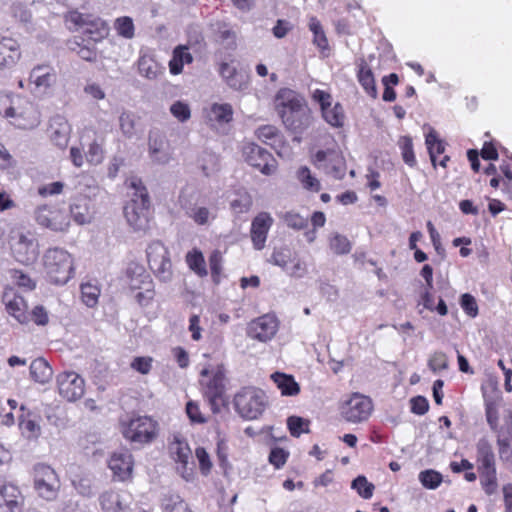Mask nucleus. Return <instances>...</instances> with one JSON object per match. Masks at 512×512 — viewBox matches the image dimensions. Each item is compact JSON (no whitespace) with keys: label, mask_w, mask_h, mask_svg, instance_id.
Returning a JSON list of instances; mask_svg holds the SVG:
<instances>
[{"label":"nucleus","mask_w":512,"mask_h":512,"mask_svg":"<svg viewBox=\"0 0 512 512\" xmlns=\"http://www.w3.org/2000/svg\"><path fill=\"white\" fill-rule=\"evenodd\" d=\"M65 21L69 29L82 30L83 34L95 43L104 39L109 33L108 24L100 17L80 13L77 10L69 11Z\"/></svg>","instance_id":"obj_7"},{"label":"nucleus","mask_w":512,"mask_h":512,"mask_svg":"<svg viewBox=\"0 0 512 512\" xmlns=\"http://www.w3.org/2000/svg\"><path fill=\"white\" fill-rule=\"evenodd\" d=\"M278 330V321L274 315L265 314L250 322L247 334L260 342L271 340Z\"/></svg>","instance_id":"obj_21"},{"label":"nucleus","mask_w":512,"mask_h":512,"mask_svg":"<svg viewBox=\"0 0 512 512\" xmlns=\"http://www.w3.org/2000/svg\"><path fill=\"white\" fill-rule=\"evenodd\" d=\"M56 382L60 396L69 402L77 401L84 395L85 381L74 371L60 373Z\"/></svg>","instance_id":"obj_15"},{"label":"nucleus","mask_w":512,"mask_h":512,"mask_svg":"<svg viewBox=\"0 0 512 512\" xmlns=\"http://www.w3.org/2000/svg\"><path fill=\"white\" fill-rule=\"evenodd\" d=\"M244 160L257 168L264 175H271L276 170V160L266 149L255 143H246L242 148Z\"/></svg>","instance_id":"obj_13"},{"label":"nucleus","mask_w":512,"mask_h":512,"mask_svg":"<svg viewBox=\"0 0 512 512\" xmlns=\"http://www.w3.org/2000/svg\"><path fill=\"white\" fill-rule=\"evenodd\" d=\"M21 102L20 97H14L8 92H0V114L5 118H9L14 112V107Z\"/></svg>","instance_id":"obj_51"},{"label":"nucleus","mask_w":512,"mask_h":512,"mask_svg":"<svg viewBox=\"0 0 512 512\" xmlns=\"http://www.w3.org/2000/svg\"><path fill=\"white\" fill-rule=\"evenodd\" d=\"M81 298L87 307H95L100 296V288L97 284L86 282L81 284Z\"/></svg>","instance_id":"obj_44"},{"label":"nucleus","mask_w":512,"mask_h":512,"mask_svg":"<svg viewBox=\"0 0 512 512\" xmlns=\"http://www.w3.org/2000/svg\"><path fill=\"white\" fill-rule=\"evenodd\" d=\"M146 253L149 267L155 276L163 282L170 281L172 263L166 246L160 241H153L148 245Z\"/></svg>","instance_id":"obj_9"},{"label":"nucleus","mask_w":512,"mask_h":512,"mask_svg":"<svg viewBox=\"0 0 512 512\" xmlns=\"http://www.w3.org/2000/svg\"><path fill=\"white\" fill-rule=\"evenodd\" d=\"M222 254L219 250H214L209 257V265L213 281L218 283L219 276L222 270Z\"/></svg>","instance_id":"obj_62"},{"label":"nucleus","mask_w":512,"mask_h":512,"mask_svg":"<svg viewBox=\"0 0 512 512\" xmlns=\"http://www.w3.org/2000/svg\"><path fill=\"white\" fill-rule=\"evenodd\" d=\"M355 64L357 67L358 82L369 96L376 98L378 91L372 69L363 57L358 58Z\"/></svg>","instance_id":"obj_32"},{"label":"nucleus","mask_w":512,"mask_h":512,"mask_svg":"<svg viewBox=\"0 0 512 512\" xmlns=\"http://www.w3.org/2000/svg\"><path fill=\"white\" fill-rule=\"evenodd\" d=\"M170 113L173 115L174 118H176L179 122H186L191 117V109L188 103L184 101H175L170 106Z\"/></svg>","instance_id":"obj_53"},{"label":"nucleus","mask_w":512,"mask_h":512,"mask_svg":"<svg viewBox=\"0 0 512 512\" xmlns=\"http://www.w3.org/2000/svg\"><path fill=\"white\" fill-rule=\"evenodd\" d=\"M225 373L226 370L223 364L205 367L200 372L203 394L208 400L213 413H218L224 402Z\"/></svg>","instance_id":"obj_4"},{"label":"nucleus","mask_w":512,"mask_h":512,"mask_svg":"<svg viewBox=\"0 0 512 512\" xmlns=\"http://www.w3.org/2000/svg\"><path fill=\"white\" fill-rule=\"evenodd\" d=\"M126 183L132 192L130 201L124 207L125 218L135 231H143L149 223L150 201L147 189L137 177H131Z\"/></svg>","instance_id":"obj_3"},{"label":"nucleus","mask_w":512,"mask_h":512,"mask_svg":"<svg viewBox=\"0 0 512 512\" xmlns=\"http://www.w3.org/2000/svg\"><path fill=\"white\" fill-rule=\"evenodd\" d=\"M36 222L55 232H64L70 226V219L64 209L58 205L44 204L35 210Z\"/></svg>","instance_id":"obj_10"},{"label":"nucleus","mask_w":512,"mask_h":512,"mask_svg":"<svg viewBox=\"0 0 512 512\" xmlns=\"http://www.w3.org/2000/svg\"><path fill=\"white\" fill-rule=\"evenodd\" d=\"M148 152L151 160L159 165L168 164L172 159V152L164 136L150 134Z\"/></svg>","instance_id":"obj_25"},{"label":"nucleus","mask_w":512,"mask_h":512,"mask_svg":"<svg viewBox=\"0 0 512 512\" xmlns=\"http://www.w3.org/2000/svg\"><path fill=\"white\" fill-rule=\"evenodd\" d=\"M398 146L401 150L403 161L410 167L417 164V160L413 150V142L410 136H401L398 140Z\"/></svg>","instance_id":"obj_45"},{"label":"nucleus","mask_w":512,"mask_h":512,"mask_svg":"<svg viewBox=\"0 0 512 512\" xmlns=\"http://www.w3.org/2000/svg\"><path fill=\"white\" fill-rule=\"evenodd\" d=\"M275 108L284 126L295 134H301L311 124V111L306 100L292 89L282 88L277 92Z\"/></svg>","instance_id":"obj_1"},{"label":"nucleus","mask_w":512,"mask_h":512,"mask_svg":"<svg viewBox=\"0 0 512 512\" xmlns=\"http://www.w3.org/2000/svg\"><path fill=\"white\" fill-rule=\"evenodd\" d=\"M480 474V483L484 492L491 496L496 493L498 488L497 471L496 470H482L478 471Z\"/></svg>","instance_id":"obj_47"},{"label":"nucleus","mask_w":512,"mask_h":512,"mask_svg":"<svg viewBox=\"0 0 512 512\" xmlns=\"http://www.w3.org/2000/svg\"><path fill=\"white\" fill-rule=\"evenodd\" d=\"M323 119L332 127H342L344 124V110L340 103H335L321 110Z\"/></svg>","instance_id":"obj_40"},{"label":"nucleus","mask_w":512,"mask_h":512,"mask_svg":"<svg viewBox=\"0 0 512 512\" xmlns=\"http://www.w3.org/2000/svg\"><path fill=\"white\" fill-rule=\"evenodd\" d=\"M150 275L146 272L143 265L130 262L125 270V283L130 290L142 289L146 285L152 284Z\"/></svg>","instance_id":"obj_27"},{"label":"nucleus","mask_w":512,"mask_h":512,"mask_svg":"<svg viewBox=\"0 0 512 512\" xmlns=\"http://www.w3.org/2000/svg\"><path fill=\"white\" fill-rule=\"evenodd\" d=\"M163 512H192L188 504L179 495H170L164 499Z\"/></svg>","instance_id":"obj_50"},{"label":"nucleus","mask_w":512,"mask_h":512,"mask_svg":"<svg viewBox=\"0 0 512 512\" xmlns=\"http://www.w3.org/2000/svg\"><path fill=\"white\" fill-rule=\"evenodd\" d=\"M252 206V198L248 193L240 194L230 202V208L235 214L247 213Z\"/></svg>","instance_id":"obj_55"},{"label":"nucleus","mask_w":512,"mask_h":512,"mask_svg":"<svg viewBox=\"0 0 512 512\" xmlns=\"http://www.w3.org/2000/svg\"><path fill=\"white\" fill-rule=\"evenodd\" d=\"M42 264L50 284L63 286L75 275L74 257L62 247L48 248L43 254Z\"/></svg>","instance_id":"obj_2"},{"label":"nucleus","mask_w":512,"mask_h":512,"mask_svg":"<svg viewBox=\"0 0 512 512\" xmlns=\"http://www.w3.org/2000/svg\"><path fill=\"white\" fill-rule=\"evenodd\" d=\"M476 462L478 471L496 470L495 454L487 438H480L476 444Z\"/></svg>","instance_id":"obj_31"},{"label":"nucleus","mask_w":512,"mask_h":512,"mask_svg":"<svg viewBox=\"0 0 512 512\" xmlns=\"http://www.w3.org/2000/svg\"><path fill=\"white\" fill-rule=\"evenodd\" d=\"M117 33L126 38L131 39L134 36V24L130 17H120L115 22Z\"/></svg>","instance_id":"obj_58"},{"label":"nucleus","mask_w":512,"mask_h":512,"mask_svg":"<svg viewBox=\"0 0 512 512\" xmlns=\"http://www.w3.org/2000/svg\"><path fill=\"white\" fill-rule=\"evenodd\" d=\"M33 487L38 497L51 502L55 501L58 497L61 481L51 466L37 464L34 466Z\"/></svg>","instance_id":"obj_8"},{"label":"nucleus","mask_w":512,"mask_h":512,"mask_svg":"<svg viewBox=\"0 0 512 512\" xmlns=\"http://www.w3.org/2000/svg\"><path fill=\"white\" fill-rule=\"evenodd\" d=\"M271 379L280 389L282 395L295 396L300 392V386L292 375L281 372H275L271 375Z\"/></svg>","instance_id":"obj_36"},{"label":"nucleus","mask_w":512,"mask_h":512,"mask_svg":"<svg viewBox=\"0 0 512 512\" xmlns=\"http://www.w3.org/2000/svg\"><path fill=\"white\" fill-rule=\"evenodd\" d=\"M226 84L233 90L243 91L248 88L249 76L243 71H238L226 81Z\"/></svg>","instance_id":"obj_60"},{"label":"nucleus","mask_w":512,"mask_h":512,"mask_svg":"<svg viewBox=\"0 0 512 512\" xmlns=\"http://www.w3.org/2000/svg\"><path fill=\"white\" fill-rule=\"evenodd\" d=\"M21 57L20 45L17 40L9 37L0 39V66L11 67Z\"/></svg>","instance_id":"obj_33"},{"label":"nucleus","mask_w":512,"mask_h":512,"mask_svg":"<svg viewBox=\"0 0 512 512\" xmlns=\"http://www.w3.org/2000/svg\"><path fill=\"white\" fill-rule=\"evenodd\" d=\"M309 29L313 33V44L324 53L329 49L327 37L323 31L320 21L316 17H311L309 20Z\"/></svg>","instance_id":"obj_43"},{"label":"nucleus","mask_w":512,"mask_h":512,"mask_svg":"<svg viewBox=\"0 0 512 512\" xmlns=\"http://www.w3.org/2000/svg\"><path fill=\"white\" fill-rule=\"evenodd\" d=\"M273 218L268 212H260L254 217L251 223V241L256 250H262L265 247L267 235L273 225Z\"/></svg>","instance_id":"obj_22"},{"label":"nucleus","mask_w":512,"mask_h":512,"mask_svg":"<svg viewBox=\"0 0 512 512\" xmlns=\"http://www.w3.org/2000/svg\"><path fill=\"white\" fill-rule=\"evenodd\" d=\"M236 412L246 420H255L264 412L267 405V397L261 389L244 387L234 396Z\"/></svg>","instance_id":"obj_5"},{"label":"nucleus","mask_w":512,"mask_h":512,"mask_svg":"<svg viewBox=\"0 0 512 512\" xmlns=\"http://www.w3.org/2000/svg\"><path fill=\"white\" fill-rule=\"evenodd\" d=\"M285 224L295 230L304 229L307 226V219L295 212H286L283 216Z\"/></svg>","instance_id":"obj_64"},{"label":"nucleus","mask_w":512,"mask_h":512,"mask_svg":"<svg viewBox=\"0 0 512 512\" xmlns=\"http://www.w3.org/2000/svg\"><path fill=\"white\" fill-rule=\"evenodd\" d=\"M351 488L356 490L358 495L362 498L370 499L373 496L375 487L365 476L359 475L352 481Z\"/></svg>","instance_id":"obj_52"},{"label":"nucleus","mask_w":512,"mask_h":512,"mask_svg":"<svg viewBox=\"0 0 512 512\" xmlns=\"http://www.w3.org/2000/svg\"><path fill=\"white\" fill-rule=\"evenodd\" d=\"M373 410L372 400L363 394L353 393L341 406L342 417L351 423L366 421Z\"/></svg>","instance_id":"obj_12"},{"label":"nucleus","mask_w":512,"mask_h":512,"mask_svg":"<svg viewBox=\"0 0 512 512\" xmlns=\"http://www.w3.org/2000/svg\"><path fill=\"white\" fill-rule=\"evenodd\" d=\"M309 422L298 416H290L287 419V426L292 436L299 437L302 433L308 432Z\"/></svg>","instance_id":"obj_57"},{"label":"nucleus","mask_w":512,"mask_h":512,"mask_svg":"<svg viewBox=\"0 0 512 512\" xmlns=\"http://www.w3.org/2000/svg\"><path fill=\"white\" fill-rule=\"evenodd\" d=\"M428 367L434 372H439L441 370H446L448 368V358L443 352H434L429 360Z\"/></svg>","instance_id":"obj_59"},{"label":"nucleus","mask_w":512,"mask_h":512,"mask_svg":"<svg viewBox=\"0 0 512 512\" xmlns=\"http://www.w3.org/2000/svg\"><path fill=\"white\" fill-rule=\"evenodd\" d=\"M233 109L228 103L218 104L214 103L211 105L207 112V118L209 121H215L218 123H228L232 120Z\"/></svg>","instance_id":"obj_39"},{"label":"nucleus","mask_w":512,"mask_h":512,"mask_svg":"<svg viewBox=\"0 0 512 512\" xmlns=\"http://www.w3.org/2000/svg\"><path fill=\"white\" fill-rule=\"evenodd\" d=\"M69 210L71 218L78 225L89 224L93 219L91 200L88 197L73 198Z\"/></svg>","instance_id":"obj_28"},{"label":"nucleus","mask_w":512,"mask_h":512,"mask_svg":"<svg viewBox=\"0 0 512 512\" xmlns=\"http://www.w3.org/2000/svg\"><path fill=\"white\" fill-rule=\"evenodd\" d=\"M119 125L126 137L131 138L135 135V115L132 112H122L119 117Z\"/></svg>","instance_id":"obj_54"},{"label":"nucleus","mask_w":512,"mask_h":512,"mask_svg":"<svg viewBox=\"0 0 512 512\" xmlns=\"http://www.w3.org/2000/svg\"><path fill=\"white\" fill-rule=\"evenodd\" d=\"M172 458L177 463V471L181 477L186 481H192L194 478V466L192 459V451L188 443L178 436L174 437V440L169 446Z\"/></svg>","instance_id":"obj_14"},{"label":"nucleus","mask_w":512,"mask_h":512,"mask_svg":"<svg viewBox=\"0 0 512 512\" xmlns=\"http://www.w3.org/2000/svg\"><path fill=\"white\" fill-rule=\"evenodd\" d=\"M98 500L102 512H133V498L126 490H106L99 495Z\"/></svg>","instance_id":"obj_16"},{"label":"nucleus","mask_w":512,"mask_h":512,"mask_svg":"<svg viewBox=\"0 0 512 512\" xmlns=\"http://www.w3.org/2000/svg\"><path fill=\"white\" fill-rule=\"evenodd\" d=\"M23 504L19 488L11 483L0 486V512H18Z\"/></svg>","instance_id":"obj_26"},{"label":"nucleus","mask_w":512,"mask_h":512,"mask_svg":"<svg viewBox=\"0 0 512 512\" xmlns=\"http://www.w3.org/2000/svg\"><path fill=\"white\" fill-rule=\"evenodd\" d=\"M193 62V56L189 52L187 46L179 45L174 48L172 58L169 61L170 73L178 75L183 71L185 64H191Z\"/></svg>","instance_id":"obj_34"},{"label":"nucleus","mask_w":512,"mask_h":512,"mask_svg":"<svg viewBox=\"0 0 512 512\" xmlns=\"http://www.w3.org/2000/svg\"><path fill=\"white\" fill-rule=\"evenodd\" d=\"M294 260L295 254L287 246L274 249L273 253L269 258L270 263L279 266L285 272L288 269L290 263Z\"/></svg>","instance_id":"obj_42"},{"label":"nucleus","mask_w":512,"mask_h":512,"mask_svg":"<svg viewBox=\"0 0 512 512\" xmlns=\"http://www.w3.org/2000/svg\"><path fill=\"white\" fill-rule=\"evenodd\" d=\"M297 179L307 190L318 192L321 188L319 180L312 175L310 169L306 166L298 169Z\"/></svg>","instance_id":"obj_46"},{"label":"nucleus","mask_w":512,"mask_h":512,"mask_svg":"<svg viewBox=\"0 0 512 512\" xmlns=\"http://www.w3.org/2000/svg\"><path fill=\"white\" fill-rule=\"evenodd\" d=\"M195 456L199 463V469L204 476L210 474L212 469V462L209 454L203 447H198L195 450Z\"/></svg>","instance_id":"obj_61"},{"label":"nucleus","mask_w":512,"mask_h":512,"mask_svg":"<svg viewBox=\"0 0 512 512\" xmlns=\"http://www.w3.org/2000/svg\"><path fill=\"white\" fill-rule=\"evenodd\" d=\"M49 131L50 138L55 145L61 149L67 146L70 138L71 127L63 116L57 115L51 119Z\"/></svg>","instance_id":"obj_30"},{"label":"nucleus","mask_w":512,"mask_h":512,"mask_svg":"<svg viewBox=\"0 0 512 512\" xmlns=\"http://www.w3.org/2000/svg\"><path fill=\"white\" fill-rule=\"evenodd\" d=\"M330 249L338 255L348 254L351 251L352 245L348 238L339 233L331 236L329 241Z\"/></svg>","instance_id":"obj_48"},{"label":"nucleus","mask_w":512,"mask_h":512,"mask_svg":"<svg viewBox=\"0 0 512 512\" xmlns=\"http://www.w3.org/2000/svg\"><path fill=\"white\" fill-rule=\"evenodd\" d=\"M2 301L7 313L14 317L19 323L24 324L29 321L27 304L24 298L18 295L14 290L10 289L5 291L2 296Z\"/></svg>","instance_id":"obj_24"},{"label":"nucleus","mask_w":512,"mask_h":512,"mask_svg":"<svg viewBox=\"0 0 512 512\" xmlns=\"http://www.w3.org/2000/svg\"><path fill=\"white\" fill-rule=\"evenodd\" d=\"M442 480V475L433 469L424 470L419 473V481L427 489L434 490L438 488Z\"/></svg>","instance_id":"obj_49"},{"label":"nucleus","mask_w":512,"mask_h":512,"mask_svg":"<svg viewBox=\"0 0 512 512\" xmlns=\"http://www.w3.org/2000/svg\"><path fill=\"white\" fill-rule=\"evenodd\" d=\"M460 305L463 311L470 317L475 318L478 315V305L474 296L465 293L461 296Z\"/></svg>","instance_id":"obj_63"},{"label":"nucleus","mask_w":512,"mask_h":512,"mask_svg":"<svg viewBox=\"0 0 512 512\" xmlns=\"http://www.w3.org/2000/svg\"><path fill=\"white\" fill-rule=\"evenodd\" d=\"M179 203L181 208L185 211V215L197 225H209L216 219L217 209L215 207L192 203L184 194L180 195Z\"/></svg>","instance_id":"obj_20"},{"label":"nucleus","mask_w":512,"mask_h":512,"mask_svg":"<svg viewBox=\"0 0 512 512\" xmlns=\"http://www.w3.org/2000/svg\"><path fill=\"white\" fill-rule=\"evenodd\" d=\"M108 465L115 478L125 481L131 477L133 471L132 454L128 450L116 451L111 455Z\"/></svg>","instance_id":"obj_23"},{"label":"nucleus","mask_w":512,"mask_h":512,"mask_svg":"<svg viewBox=\"0 0 512 512\" xmlns=\"http://www.w3.org/2000/svg\"><path fill=\"white\" fill-rule=\"evenodd\" d=\"M138 70L141 76L153 80L162 73L160 64L148 54L141 55L138 59Z\"/></svg>","instance_id":"obj_37"},{"label":"nucleus","mask_w":512,"mask_h":512,"mask_svg":"<svg viewBox=\"0 0 512 512\" xmlns=\"http://www.w3.org/2000/svg\"><path fill=\"white\" fill-rule=\"evenodd\" d=\"M186 263L188 267L199 277H205L208 274L206 262L203 253L194 248L186 255Z\"/></svg>","instance_id":"obj_41"},{"label":"nucleus","mask_w":512,"mask_h":512,"mask_svg":"<svg viewBox=\"0 0 512 512\" xmlns=\"http://www.w3.org/2000/svg\"><path fill=\"white\" fill-rule=\"evenodd\" d=\"M10 123L19 129H32L40 123L39 112L33 103L22 100L14 107V112L9 116Z\"/></svg>","instance_id":"obj_19"},{"label":"nucleus","mask_w":512,"mask_h":512,"mask_svg":"<svg viewBox=\"0 0 512 512\" xmlns=\"http://www.w3.org/2000/svg\"><path fill=\"white\" fill-rule=\"evenodd\" d=\"M425 144L427 146L431 163L435 168L437 166V155L444 153L445 144L439 139L437 132L433 128H429V132L425 136Z\"/></svg>","instance_id":"obj_38"},{"label":"nucleus","mask_w":512,"mask_h":512,"mask_svg":"<svg viewBox=\"0 0 512 512\" xmlns=\"http://www.w3.org/2000/svg\"><path fill=\"white\" fill-rule=\"evenodd\" d=\"M11 250L14 259L24 265L33 264L39 256L38 241L30 234L20 233Z\"/></svg>","instance_id":"obj_17"},{"label":"nucleus","mask_w":512,"mask_h":512,"mask_svg":"<svg viewBox=\"0 0 512 512\" xmlns=\"http://www.w3.org/2000/svg\"><path fill=\"white\" fill-rule=\"evenodd\" d=\"M57 74L49 65H37L29 74L28 89L38 98L49 95L56 84Z\"/></svg>","instance_id":"obj_11"},{"label":"nucleus","mask_w":512,"mask_h":512,"mask_svg":"<svg viewBox=\"0 0 512 512\" xmlns=\"http://www.w3.org/2000/svg\"><path fill=\"white\" fill-rule=\"evenodd\" d=\"M158 431V423L150 416H133L121 421V432L131 443L144 445L152 442Z\"/></svg>","instance_id":"obj_6"},{"label":"nucleus","mask_w":512,"mask_h":512,"mask_svg":"<svg viewBox=\"0 0 512 512\" xmlns=\"http://www.w3.org/2000/svg\"><path fill=\"white\" fill-rule=\"evenodd\" d=\"M29 370L31 378L39 384L48 383L53 375L51 366L42 357L34 359L30 364Z\"/></svg>","instance_id":"obj_35"},{"label":"nucleus","mask_w":512,"mask_h":512,"mask_svg":"<svg viewBox=\"0 0 512 512\" xmlns=\"http://www.w3.org/2000/svg\"><path fill=\"white\" fill-rule=\"evenodd\" d=\"M87 161L92 165L100 164L104 159V150L102 148V143L98 142L96 139L91 142L88 146V150L86 153Z\"/></svg>","instance_id":"obj_56"},{"label":"nucleus","mask_w":512,"mask_h":512,"mask_svg":"<svg viewBox=\"0 0 512 512\" xmlns=\"http://www.w3.org/2000/svg\"><path fill=\"white\" fill-rule=\"evenodd\" d=\"M318 168L335 179H342L345 175V161L336 150H319L314 156Z\"/></svg>","instance_id":"obj_18"},{"label":"nucleus","mask_w":512,"mask_h":512,"mask_svg":"<svg viewBox=\"0 0 512 512\" xmlns=\"http://www.w3.org/2000/svg\"><path fill=\"white\" fill-rule=\"evenodd\" d=\"M20 410L22 414L18 417V425L21 434L28 440H37L42 433V428L36 416L27 410L25 405H21Z\"/></svg>","instance_id":"obj_29"}]
</instances>
